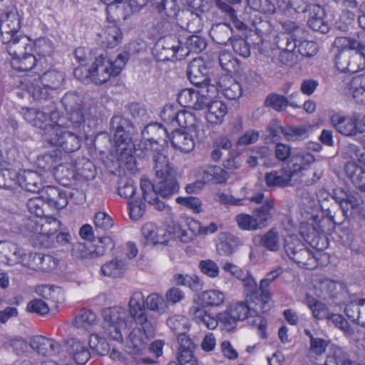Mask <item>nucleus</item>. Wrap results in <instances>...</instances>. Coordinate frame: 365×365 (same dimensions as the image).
<instances>
[{
	"label": "nucleus",
	"instance_id": "26",
	"mask_svg": "<svg viewBox=\"0 0 365 365\" xmlns=\"http://www.w3.org/2000/svg\"><path fill=\"white\" fill-rule=\"evenodd\" d=\"M207 112L205 115L207 122L211 125H220L227 113V107L222 101L216 100L209 103L205 108Z\"/></svg>",
	"mask_w": 365,
	"mask_h": 365
},
{
	"label": "nucleus",
	"instance_id": "2",
	"mask_svg": "<svg viewBox=\"0 0 365 365\" xmlns=\"http://www.w3.org/2000/svg\"><path fill=\"white\" fill-rule=\"evenodd\" d=\"M158 169H153L155 173L156 181L153 184L146 178H142L140 188L144 200L147 202H153L157 199V195L163 198H169L178 192L180 186L176 178L171 170L170 163Z\"/></svg>",
	"mask_w": 365,
	"mask_h": 365
},
{
	"label": "nucleus",
	"instance_id": "29",
	"mask_svg": "<svg viewBox=\"0 0 365 365\" xmlns=\"http://www.w3.org/2000/svg\"><path fill=\"white\" fill-rule=\"evenodd\" d=\"M171 144L175 149L185 153H190L195 148L192 135L181 130H175L173 132Z\"/></svg>",
	"mask_w": 365,
	"mask_h": 365
},
{
	"label": "nucleus",
	"instance_id": "17",
	"mask_svg": "<svg viewBox=\"0 0 365 365\" xmlns=\"http://www.w3.org/2000/svg\"><path fill=\"white\" fill-rule=\"evenodd\" d=\"M295 176L290 167L271 170L264 175V182L267 187H286L292 185V181Z\"/></svg>",
	"mask_w": 365,
	"mask_h": 365
},
{
	"label": "nucleus",
	"instance_id": "23",
	"mask_svg": "<svg viewBox=\"0 0 365 365\" xmlns=\"http://www.w3.org/2000/svg\"><path fill=\"white\" fill-rule=\"evenodd\" d=\"M68 351L76 364H85L91 356L87 346L77 339H70L67 341Z\"/></svg>",
	"mask_w": 365,
	"mask_h": 365
},
{
	"label": "nucleus",
	"instance_id": "44",
	"mask_svg": "<svg viewBox=\"0 0 365 365\" xmlns=\"http://www.w3.org/2000/svg\"><path fill=\"white\" fill-rule=\"evenodd\" d=\"M92 255L94 259L103 256L107 252L113 250L115 247L113 240L108 236L98 237L97 240L92 242Z\"/></svg>",
	"mask_w": 365,
	"mask_h": 365
},
{
	"label": "nucleus",
	"instance_id": "64",
	"mask_svg": "<svg viewBox=\"0 0 365 365\" xmlns=\"http://www.w3.org/2000/svg\"><path fill=\"white\" fill-rule=\"evenodd\" d=\"M61 222L53 217H47L38 227L39 235L51 238L60 228Z\"/></svg>",
	"mask_w": 365,
	"mask_h": 365
},
{
	"label": "nucleus",
	"instance_id": "40",
	"mask_svg": "<svg viewBox=\"0 0 365 365\" xmlns=\"http://www.w3.org/2000/svg\"><path fill=\"white\" fill-rule=\"evenodd\" d=\"M228 178V173L219 166H206L202 171V179L207 182L222 183Z\"/></svg>",
	"mask_w": 365,
	"mask_h": 365
},
{
	"label": "nucleus",
	"instance_id": "36",
	"mask_svg": "<svg viewBox=\"0 0 365 365\" xmlns=\"http://www.w3.org/2000/svg\"><path fill=\"white\" fill-rule=\"evenodd\" d=\"M232 29L227 24H217L213 25L210 31L212 39L218 44L227 45L232 40Z\"/></svg>",
	"mask_w": 365,
	"mask_h": 365
},
{
	"label": "nucleus",
	"instance_id": "22",
	"mask_svg": "<svg viewBox=\"0 0 365 365\" xmlns=\"http://www.w3.org/2000/svg\"><path fill=\"white\" fill-rule=\"evenodd\" d=\"M123 33L120 29L115 25H108L99 34V41L102 46L113 48L122 43Z\"/></svg>",
	"mask_w": 365,
	"mask_h": 365
},
{
	"label": "nucleus",
	"instance_id": "3",
	"mask_svg": "<svg viewBox=\"0 0 365 365\" xmlns=\"http://www.w3.org/2000/svg\"><path fill=\"white\" fill-rule=\"evenodd\" d=\"M110 124L118 160L125 164L133 163L135 160L133 153L137 150L129 134L131 123L128 119L120 115H114Z\"/></svg>",
	"mask_w": 365,
	"mask_h": 365
},
{
	"label": "nucleus",
	"instance_id": "58",
	"mask_svg": "<svg viewBox=\"0 0 365 365\" xmlns=\"http://www.w3.org/2000/svg\"><path fill=\"white\" fill-rule=\"evenodd\" d=\"M167 324L177 336L187 333L189 330L187 319L181 315L170 317L167 320Z\"/></svg>",
	"mask_w": 365,
	"mask_h": 365
},
{
	"label": "nucleus",
	"instance_id": "15",
	"mask_svg": "<svg viewBox=\"0 0 365 365\" xmlns=\"http://www.w3.org/2000/svg\"><path fill=\"white\" fill-rule=\"evenodd\" d=\"M9 40L1 39V41L11 58L34 52V43L22 34L11 36Z\"/></svg>",
	"mask_w": 365,
	"mask_h": 365
},
{
	"label": "nucleus",
	"instance_id": "14",
	"mask_svg": "<svg viewBox=\"0 0 365 365\" xmlns=\"http://www.w3.org/2000/svg\"><path fill=\"white\" fill-rule=\"evenodd\" d=\"M356 118L353 113L346 115L342 113H334L329 116V122L333 128L341 135L346 137H354L356 134Z\"/></svg>",
	"mask_w": 365,
	"mask_h": 365
},
{
	"label": "nucleus",
	"instance_id": "9",
	"mask_svg": "<svg viewBox=\"0 0 365 365\" xmlns=\"http://www.w3.org/2000/svg\"><path fill=\"white\" fill-rule=\"evenodd\" d=\"M128 319L145 329L147 333H152L153 324L148 319L145 312V299L141 292L135 291L131 294L127 310Z\"/></svg>",
	"mask_w": 365,
	"mask_h": 365
},
{
	"label": "nucleus",
	"instance_id": "27",
	"mask_svg": "<svg viewBox=\"0 0 365 365\" xmlns=\"http://www.w3.org/2000/svg\"><path fill=\"white\" fill-rule=\"evenodd\" d=\"M188 314L197 324L203 325L208 329H215L218 325L219 321L217 320V317H214L204 308L199 306L191 307Z\"/></svg>",
	"mask_w": 365,
	"mask_h": 365
},
{
	"label": "nucleus",
	"instance_id": "41",
	"mask_svg": "<svg viewBox=\"0 0 365 365\" xmlns=\"http://www.w3.org/2000/svg\"><path fill=\"white\" fill-rule=\"evenodd\" d=\"M292 160L293 163L290 168L296 175L297 173L306 170L307 166H309L315 161V158L309 153L299 152L293 155Z\"/></svg>",
	"mask_w": 365,
	"mask_h": 365
},
{
	"label": "nucleus",
	"instance_id": "52",
	"mask_svg": "<svg viewBox=\"0 0 365 365\" xmlns=\"http://www.w3.org/2000/svg\"><path fill=\"white\" fill-rule=\"evenodd\" d=\"M235 221L242 230L256 231L262 229L255 215L241 213L236 215Z\"/></svg>",
	"mask_w": 365,
	"mask_h": 365
},
{
	"label": "nucleus",
	"instance_id": "54",
	"mask_svg": "<svg viewBox=\"0 0 365 365\" xmlns=\"http://www.w3.org/2000/svg\"><path fill=\"white\" fill-rule=\"evenodd\" d=\"M19 174L13 169H1L0 170V187L11 190L19 184Z\"/></svg>",
	"mask_w": 365,
	"mask_h": 365
},
{
	"label": "nucleus",
	"instance_id": "59",
	"mask_svg": "<svg viewBox=\"0 0 365 365\" xmlns=\"http://www.w3.org/2000/svg\"><path fill=\"white\" fill-rule=\"evenodd\" d=\"M76 173L86 180H92L96 176V170L95 165L91 161L82 158L76 163Z\"/></svg>",
	"mask_w": 365,
	"mask_h": 365
},
{
	"label": "nucleus",
	"instance_id": "35",
	"mask_svg": "<svg viewBox=\"0 0 365 365\" xmlns=\"http://www.w3.org/2000/svg\"><path fill=\"white\" fill-rule=\"evenodd\" d=\"M126 269V262L121 258H115L103 264L101 268L102 274L106 277H121Z\"/></svg>",
	"mask_w": 365,
	"mask_h": 365
},
{
	"label": "nucleus",
	"instance_id": "42",
	"mask_svg": "<svg viewBox=\"0 0 365 365\" xmlns=\"http://www.w3.org/2000/svg\"><path fill=\"white\" fill-rule=\"evenodd\" d=\"M257 238L259 239L260 245L270 252H275L280 249L281 245L279 233L274 229H271L263 235L255 237L254 241H255Z\"/></svg>",
	"mask_w": 365,
	"mask_h": 365
},
{
	"label": "nucleus",
	"instance_id": "45",
	"mask_svg": "<svg viewBox=\"0 0 365 365\" xmlns=\"http://www.w3.org/2000/svg\"><path fill=\"white\" fill-rule=\"evenodd\" d=\"M365 45H362L354 51H349V72L356 73L365 68Z\"/></svg>",
	"mask_w": 365,
	"mask_h": 365
},
{
	"label": "nucleus",
	"instance_id": "1",
	"mask_svg": "<svg viewBox=\"0 0 365 365\" xmlns=\"http://www.w3.org/2000/svg\"><path fill=\"white\" fill-rule=\"evenodd\" d=\"M66 112V118L46 134V141L66 153H73L81 147L85 136L83 130L86 119H95L98 116L96 106H89L84 110L82 98L75 92L66 93L61 99Z\"/></svg>",
	"mask_w": 365,
	"mask_h": 365
},
{
	"label": "nucleus",
	"instance_id": "32",
	"mask_svg": "<svg viewBox=\"0 0 365 365\" xmlns=\"http://www.w3.org/2000/svg\"><path fill=\"white\" fill-rule=\"evenodd\" d=\"M178 103L185 108H191L194 110H202V101L200 99L198 91L191 88H186L181 91L178 95Z\"/></svg>",
	"mask_w": 365,
	"mask_h": 365
},
{
	"label": "nucleus",
	"instance_id": "24",
	"mask_svg": "<svg viewBox=\"0 0 365 365\" xmlns=\"http://www.w3.org/2000/svg\"><path fill=\"white\" fill-rule=\"evenodd\" d=\"M333 198L338 203L345 217H347L350 210L357 208L361 204V200L351 192L341 189L336 190Z\"/></svg>",
	"mask_w": 365,
	"mask_h": 365
},
{
	"label": "nucleus",
	"instance_id": "4",
	"mask_svg": "<svg viewBox=\"0 0 365 365\" xmlns=\"http://www.w3.org/2000/svg\"><path fill=\"white\" fill-rule=\"evenodd\" d=\"M103 334L109 339L122 342L123 330L132 327L133 323L128 319L127 309L122 307H113L103 310Z\"/></svg>",
	"mask_w": 365,
	"mask_h": 365
},
{
	"label": "nucleus",
	"instance_id": "48",
	"mask_svg": "<svg viewBox=\"0 0 365 365\" xmlns=\"http://www.w3.org/2000/svg\"><path fill=\"white\" fill-rule=\"evenodd\" d=\"M145 308L162 314L166 312L168 306L165 299L161 295L152 293L145 298Z\"/></svg>",
	"mask_w": 365,
	"mask_h": 365
},
{
	"label": "nucleus",
	"instance_id": "8",
	"mask_svg": "<svg viewBox=\"0 0 365 365\" xmlns=\"http://www.w3.org/2000/svg\"><path fill=\"white\" fill-rule=\"evenodd\" d=\"M21 113L27 123L43 131L42 136L45 141L46 134L53 130L62 119L56 109L47 112L34 108H22Z\"/></svg>",
	"mask_w": 365,
	"mask_h": 365
},
{
	"label": "nucleus",
	"instance_id": "12",
	"mask_svg": "<svg viewBox=\"0 0 365 365\" xmlns=\"http://www.w3.org/2000/svg\"><path fill=\"white\" fill-rule=\"evenodd\" d=\"M139 148L143 153L145 156L150 157L153 161V169H158L166 165L169 162L168 157L164 153V149L156 139L154 138H146L145 140L139 144Z\"/></svg>",
	"mask_w": 365,
	"mask_h": 365
},
{
	"label": "nucleus",
	"instance_id": "30",
	"mask_svg": "<svg viewBox=\"0 0 365 365\" xmlns=\"http://www.w3.org/2000/svg\"><path fill=\"white\" fill-rule=\"evenodd\" d=\"M346 176L356 187L365 192V170L354 161H349L345 165Z\"/></svg>",
	"mask_w": 365,
	"mask_h": 365
},
{
	"label": "nucleus",
	"instance_id": "56",
	"mask_svg": "<svg viewBox=\"0 0 365 365\" xmlns=\"http://www.w3.org/2000/svg\"><path fill=\"white\" fill-rule=\"evenodd\" d=\"M332 361H334L336 365H353L355 363L349 359L348 354L341 347L335 346L331 348L325 365L328 362H332Z\"/></svg>",
	"mask_w": 365,
	"mask_h": 365
},
{
	"label": "nucleus",
	"instance_id": "60",
	"mask_svg": "<svg viewBox=\"0 0 365 365\" xmlns=\"http://www.w3.org/2000/svg\"><path fill=\"white\" fill-rule=\"evenodd\" d=\"M92 249L93 243L91 241L77 242L73 246L72 256L78 259H94L92 255Z\"/></svg>",
	"mask_w": 365,
	"mask_h": 365
},
{
	"label": "nucleus",
	"instance_id": "6",
	"mask_svg": "<svg viewBox=\"0 0 365 365\" xmlns=\"http://www.w3.org/2000/svg\"><path fill=\"white\" fill-rule=\"evenodd\" d=\"M284 248L289 258L299 267L312 270L318 266L319 251L313 252L297 236H287Z\"/></svg>",
	"mask_w": 365,
	"mask_h": 365
},
{
	"label": "nucleus",
	"instance_id": "13",
	"mask_svg": "<svg viewBox=\"0 0 365 365\" xmlns=\"http://www.w3.org/2000/svg\"><path fill=\"white\" fill-rule=\"evenodd\" d=\"M334 216L330 215L329 209H327V216L319 220L313 227L317 236L312 240L310 244L317 251L324 250L327 247L328 241L324 234L330 232L334 228Z\"/></svg>",
	"mask_w": 365,
	"mask_h": 365
},
{
	"label": "nucleus",
	"instance_id": "16",
	"mask_svg": "<svg viewBox=\"0 0 365 365\" xmlns=\"http://www.w3.org/2000/svg\"><path fill=\"white\" fill-rule=\"evenodd\" d=\"M39 194L45 203L52 210H62L68 203L66 191L55 186H45Z\"/></svg>",
	"mask_w": 365,
	"mask_h": 365
},
{
	"label": "nucleus",
	"instance_id": "5",
	"mask_svg": "<svg viewBox=\"0 0 365 365\" xmlns=\"http://www.w3.org/2000/svg\"><path fill=\"white\" fill-rule=\"evenodd\" d=\"M128 53H120L114 62L110 61L103 54L99 55L88 70V75L96 84L107 82L110 77L117 76L128 60Z\"/></svg>",
	"mask_w": 365,
	"mask_h": 365
},
{
	"label": "nucleus",
	"instance_id": "51",
	"mask_svg": "<svg viewBox=\"0 0 365 365\" xmlns=\"http://www.w3.org/2000/svg\"><path fill=\"white\" fill-rule=\"evenodd\" d=\"M58 157L56 150L46 153L37 158L36 165L38 168L44 173L56 169L58 166Z\"/></svg>",
	"mask_w": 365,
	"mask_h": 365
},
{
	"label": "nucleus",
	"instance_id": "19",
	"mask_svg": "<svg viewBox=\"0 0 365 365\" xmlns=\"http://www.w3.org/2000/svg\"><path fill=\"white\" fill-rule=\"evenodd\" d=\"M30 346L39 354L45 356H56L61 354V345L53 339L43 336H35L30 341Z\"/></svg>",
	"mask_w": 365,
	"mask_h": 365
},
{
	"label": "nucleus",
	"instance_id": "61",
	"mask_svg": "<svg viewBox=\"0 0 365 365\" xmlns=\"http://www.w3.org/2000/svg\"><path fill=\"white\" fill-rule=\"evenodd\" d=\"M154 1L159 13H164L169 18L177 16L179 7L176 0H154Z\"/></svg>",
	"mask_w": 365,
	"mask_h": 365
},
{
	"label": "nucleus",
	"instance_id": "39",
	"mask_svg": "<svg viewBox=\"0 0 365 365\" xmlns=\"http://www.w3.org/2000/svg\"><path fill=\"white\" fill-rule=\"evenodd\" d=\"M242 284L244 287V294L247 302H257V303L262 302L261 301L259 285H257L255 277L251 273L246 279H243Z\"/></svg>",
	"mask_w": 365,
	"mask_h": 365
},
{
	"label": "nucleus",
	"instance_id": "43",
	"mask_svg": "<svg viewBox=\"0 0 365 365\" xmlns=\"http://www.w3.org/2000/svg\"><path fill=\"white\" fill-rule=\"evenodd\" d=\"M36 63V59L33 52L16 56L11 60L12 68L19 71H29L34 68Z\"/></svg>",
	"mask_w": 365,
	"mask_h": 365
},
{
	"label": "nucleus",
	"instance_id": "46",
	"mask_svg": "<svg viewBox=\"0 0 365 365\" xmlns=\"http://www.w3.org/2000/svg\"><path fill=\"white\" fill-rule=\"evenodd\" d=\"M173 282L176 285L187 287L194 292L200 290L202 287L200 279L196 275L175 274L173 276Z\"/></svg>",
	"mask_w": 365,
	"mask_h": 365
},
{
	"label": "nucleus",
	"instance_id": "18",
	"mask_svg": "<svg viewBox=\"0 0 365 365\" xmlns=\"http://www.w3.org/2000/svg\"><path fill=\"white\" fill-rule=\"evenodd\" d=\"M44 174L31 170H24L19 174V185L31 192L40 193L43 185Z\"/></svg>",
	"mask_w": 365,
	"mask_h": 365
},
{
	"label": "nucleus",
	"instance_id": "21",
	"mask_svg": "<svg viewBox=\"0 0 365 365\" xmlns=\"http://www.w3.org/2000/svg\"><path fill=\"white\" fill-rule=\"evenodd\" d=\"M345 90L357 103L365 105V72L348 80Z\"/></svg>",
	"mask_w": 365,
	"mask_h": 365
},
{
	"label": "nucleus",
	"instance_id": "11",
	"mask_svg": "<svg viewBox=\"0 0 365 365\" xmlns=\"http://www.w3.org/2000/svg\"><path fill=\"white\" fill-rule=\"evenodd\" d=\"M21 17L16 8L6 10L0 21L1 39L9 41L11 36L21 34Z\"/></svg>",
	"mask_w": 365,
	"mask_h": 365
},
{
	"label": "nucleus",
	"instance_id": "55",
	"mask_svg": "<svg viewBox=\"0 0 365 365\" xmlns=\"http://www.w3.org/2000/svg\"><path fill=\"white\" fill-rule=\"evenodd\" d=\"M296 107L294 103H289L288 99L284 96L277 93H271L268 95L264 101V106L273 108L276 111H282L288 106Z\"/></svg>",
	"mask_w": 365,
	"mask_h": 365
},
{
	"label": "nucleus",
	"instance_id": "34",
	"mask_svg": "<svg viewBox=\"0 0 365 365\" xmlns=\"http://www.w3.org/2000/svg\"><path fill=\"white\" fill-rule=\"evenodd\" d=\"M240 237L229 234L217 245V251L222 256H231L242 245Z\"/></svg>",
	"mask_w": 365,
	"mask_h": 365
},
{
	"label": "nucleus",
	"instance_id": "57",
	"mask_svg": "<svg viewBox=\"0 0 365 365\" xmlns=\"http://www.w3.org/2000/svg\"><path fill=\"white\" fill-rule=\"evenodd\" d=\"M283 135L288 141H299L309 136V130L305 126H286Z\"/></svg>",
	"mask_w": 365,
	"mask_h": 365
},
{
	"label": "nucleus",
	"instance_id": "50",
	"mask_svg": "<svg viewBox=\"0 0 365 365\" xmlns=\"http://www.w3.org/2000/svg\"><path fill=\"white\" fill-rule=\"evenodd\" d=\"M142 135L144 138L150 135V138H154L157 141L163 139L166 141L168 138V129L162 124L158 123H150L146 125L142 130Z\"/></svg>",
	"mask_w": 365,
	"mask_h": 365
},
{
	"label": "nucleus",
	"instance_id": "20",
	"mask_svg": "<svg viewBox=\"0 0 365 365\" xmlns=\"http://www.w3.org/2000/svg\"><path fill=\"white\" fill-rule=\"evenodd\" d=\"M145 245L165 244L168 241L166 231L152 222L145 223L141 229Z\"/></svg>",
	"mask_w": 365,
	"mask_h": 365
},
{
	"label": "nucleus",
	"instance_id": "47",
	"mask_svg": "<svg viewBox=\"0 0 365 365\" xmlns=\"http://www.w3.org/2000/svg\"><path fill=\"white\" fill-rule=\"evenodd\" d=\"M216 83H211L208 82L204 86H202L200 91H198L200 99L203 103L202 108H205L209 103L214 102V100L217 97L220 88L219 87L218 81Z\"/></svg>",
	"mask_w": 365,
	"mask_h": 365
},
{
	"label": "nucleus",
	"instance_id": "49",
	"mask_svg": "<svg viewBox=\"0 0 365 365\" xmlns=\"http://www.w3.org/2000/svg\"><path fill=\"white\" fill-rule=\"evenodd\" d=\"M200 300L205 306L207 307H218L223 304L225 301V294L223 292L210 289L203 292L200 294Z\"/></svg>",
	"mask_w": 365,
	"mask_h": 365
},
{
	"label": "nucleus",
	"instance_id": "31",
	"mask_svg": "<svg viewBox=\"0 0 365 365\" xmlns=\"http://www.w3.org/2000/svg\"><path fill=\"white\" fill-rule=\"evenodd\" d=\"M39 82L53 92L59 89L65 81V74L58 70L52 69L44 72L38 78Z\"/></svg>",
	"mask_w": 365,
	"mask_h": 365
},
{
	"label": "nucleus",
	"instance_id": "10",
	"mask_svg": "<svg viewBox=\"0 0 365 365\" xmlns=\"http://www.w3.org/2000/svg\"><path fill=\"white\" fill-rule=\"evenodd\" d=\"M154 333V326L152 333H147L143 327L133 328L127 339V351L132 355L143 354L146 349L148 338L153 336Z\"/></svg>",
	"mask_w": 365,
	"mask_h": 365
},
{
	"label": "nucleus",
	"instance_id": "37",
	"mask_svg": "<svg viewBox=\"0 0 365 365\" xmlns=\"http://www.w3.org/2000/svg\"><path fill=\"white\" fill-rule=\"evenodd\" d=\"M305 303L312 311L314 319L323 320L329 317L331 314L327 306L310 294L306 295Z\"/></svg>",
	"mask_w": 365,
	"mask_h": 365
},
{
	"label": "nucleus",
	"instance_id": "63",
	"mask_svg": "<svg viewBox=\"0 0 365 365\" xmlns=\"http://www.w3.org/2000/svg\"><path fill=\"white\" fill-rule=\"evenodd\" d=\"M88 344L91 351L98 355H106L110 349L106 339L98 334L91 335Z\"/></svg>",
	"mask_w": 365,
	"mask_h": 365
},
{
	"label": "nucleus",
	"instance_id": "33",
	"mask_svg": "<svg viewBox=\"0 0 365 365\" xmlns=\"http://www.w3.org/2000/svg\"><path fill=\"white\" fill-rule=\"evenodd\" d=\"M0 253L8 264L21 263L24 255L23 251L16 244L9 242L0 243Z\"/></svg>",
	"mask_w": 365,
	"mask_h": 365
},
{
	"label": "nucleus",
	"instance_id": "53",
	"mask_svg": "<svg viewBox=\"0 0 365 365\" xmlns=\"http://www.w3.org/2000/svg\"><path fill=\"white\" fill-rule=\"evenodd\" d=\"M274 207V202L271 199H267L262 205L255 210V217L262 228L266 226L267 220L272 217V210Z\"/></svg>",
	"mask_w": 365,
	"mask_h": 365
},
{
	"label": "nucleus",
	"instance_id": "62",
	"mask_svg": "<svg viewBox=\"0 0 365 365\" xmlns=\"http://www.w3.org/2000/svg\"><path fill=\"white\" fill-rule=\"evenodd\" d=\"M363 44L356 40L346 36L336 37L333 46L339 52H349L354 51Z\"/></svg>",
	"mask_w": 365,
	"mask_h": 365
},
{
	"label": "nucleus",
	"instance_id": "25",
	"mask_svg": "<svg viewBox=\"0 0 365 365\" xmlns=\"http://www.w3.org/2000/svg\"><path fill=\"white\" fill-rule=\"evenodd\" d=\"M220 91L229 100L238 99L242 94L241 85L232 76H222L218 81Z\"/></svg>",
	"mask_w": 365,
	"mask_h": 365
},
{
	"label": "nucleus",
	"instance_id": "38",
	"mask_svg": "<svg viewBox=\"0 0 365 365\" xmlns=\"http://www.w3.org/2000/svg\"><path fill=\"white\" fill-rule=\"evenodd\" d=\"M182 46L184 51L180 54V58L187 56L190 53H198L203 51L207 46L205 39L198 35H192L188 36Z\"/></svg>",
	"mask_w": 365,
	"mask_h": 365
},
{
	"label": "nucleus",
	"instance_id": "28",
	"mask_svg": "<svg viewBox=\"0 0 365 365\" xmlns=\"http://www.w3.org/2000/svg\"><path fill=\"white\" fill-rule=\"evenodd\" d=\"M281 268L276 269L268 272L259 282V290L261 291V301L267 307L271 308V300L272 294L270 291V284L274 282L281 274Z\"/></svg>",
	"mask_w": 365,
	"mask_h": 365
},
{
	"label": "nucleus",
	"instance_id": "7",
	"mask_svg": "<svg viewBox=\"0 0 365 365\" xmlns=\"http://www.w3.org/2000/svg\"><path fill=\"white\" fill-rule=\"evenodd\" d=\"M230 312L238 319L239 322L244 321L250 317H258L259 322L257 325L259 334L261 338H267L266 332L267 321L261 317V314L267 312L270 307L262 302L245 301L238 302L227 307Z\"/></svg>",
	"mask_w": 365,
	"mask_h": 365
}]
</instances>
